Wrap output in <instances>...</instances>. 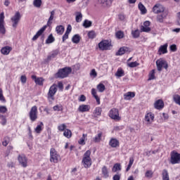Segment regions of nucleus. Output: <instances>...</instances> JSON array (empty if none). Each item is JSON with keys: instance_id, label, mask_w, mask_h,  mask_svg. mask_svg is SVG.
I'll use <instances>...</instances> for the list:
<instances>
[{"instance_id": "nucleus-30", "label": "nucleus", "mask_w": 180, "mask_h": 180, "mask_svg": "<svg viewBox=\"0 0 180 180\" xmlns=\"http://www.w3.org/2000/svg\"><path fill=\"white\" fill-rule=\"evenodd\" d=\"M56 41V39L53 37V34H50L48 38L46 40V44H51V43H54Z\"/></svg>"}, {"instance_id": "nucleus-60", "label": "nucleus", "mask_w": 180, "mask_h": 180, "mask_svg": "<svg viewBox=\"0 0 180 180\" xmlns=\"http://www.w3.org/2000/svg\"><path fill=\"white\" fill-rule=\"evenodd\" d=\"M71 30H72V27H71V25H68L65 33L70 34V33H71Z\"/></svg>"}, {"instance_id": "nucleus-26", "label": "nucleus", "mask_w": 180, "mask_h": 180, "mask_svg": "<svg viewBox=\"0 0 180 180\" xmlns=\"http://www.w3.org/2000/svg\"><path fill=\"white\" fill-rule=\"evenodd\" d=\"M128 51L129 48L123 46L118 50V51L116 53V56H123V54H124V53Z\"/></svg>"}, {"instance_id": "nucleus-16", "label": "nucleus", "mask_w": 180, "mask_h": 180, "mask_svg": "<svg viewBox=\"0 0 180 180\" xmlns=\"http://www.w3.org/2000/svg\"><path fill=\"white\" fill-rule=\"evenodd\" d=\"M89 109H91V106L89 105H81L78 108V112L84 113L85 112H89Z\"/></svg>"}, {"instance_id": "nucleus-24", "label": "nucleus", "mask_w": 180, "mask_h": 180, "mask_svg": "<svg viewBox=\"0 0 180 180\" xmlns=\"http://www.w3.org/2000/svg\"><path fill=\"white\" fill-rule=\"evenodd\" d=\"M112 0H98V4L102 6H110Z\"/></svg>"}, {"instance_id": "nucleus-43", "label": "nucleus", "mask_w": 180, "mask_h": 180, "mask_svg": "<svg viewBox=\"0 0 180 180\" xmlns=\"http://www.w3.org/2000/svg\"><path fill=\"white\" fill-rule=\"evenodd\" d=\"M155 79V70H153L149 74L148 81Z\"/></svg>"}, {"instance_id": "nucleus-31", "label": "nucleus", "mask_w": 180, "mask_h": 180, "mask_svg": "<svg viewBox=\"0 0 180 180\" xmlns=\"http://www.w3.org/2000/svg\"><path fill=\"white\" fill-rule=\"evenodd\" d=\"M57 56H58V51H57V50L53 51L49 56H48L47 60L49 61H50V60H51V58H56V57H57Z\"/></svg>"}, {"instance_id": "nucleus-48", "label": "nucleus", "mask_w": 180, "mask_h": 180, "mask_svg": "<svg viewBox=\"0 0 180 180\" xmlns=\"http://www.w3.org/2000/svg\"><path fill=\"white\" fill-rule=\"evenodd\" d=\"M0 123L2 126H5V124H6V117L2 115H0Z\"/></svg>"}, {"instance_id": "nucleus-19", "label": "nucleus", "mask_w": 180, "mask_h": 180, "mask_svg": "<svg viewBox=\"0 0 180 180\" xmlns=\"http://www.w3.org/2000/svg\"><path fill=\"white\" fill-rule=\"evenodd\" d=\"M11 51H12V47L9 46H4L1 49V53L4 56H8L11 53Z\"/></svg>"}, {"instance_id": "nucleus-27", "label": "nucleus", "mask_w": 180, "mask_h": 180, "mask_svg": "<svg viewBox=\"0 0 180 180\" xmlns=\"http://www.w3.org/2000/svg\"><path fill=\"white\" fill-rule=\"evenodd\" d=\"M65 30V28L63 25H58L56 27V32L58 34H63L64 33V31Z\"/></svg>"}, {"instance_id": "nucleus-8", "label": "nucleus", "mask_w": 180, "mask_h": 180, "mask_svg": "<svg viewBox=\"0 0 180 180\" xmlns=\"http://www.w3.org/2000/svg\"><path fill=\"white\" fill-rule=\"evenodd\" d=\"M57 84H53L49 90L47 96L49 101H54V95L57 94Z\"/></svg>"}, {"instance_id": "nucleus-6", "label": "nucleus", "mask_w": 180, "mask_h": 180, "mask_svg": "<svg viewBox=\"0 0 180 180\" xmlns=\"http://www.w3.org/2000/svg\"><path fill=\"white\" fill-rule=\"evenodd\" d=\"M156 65L158 71H162V68H165V70H168V63H167V60L162 58H160L156 60Z\"/></svg>"}, {"instance_id": "nucleus-17", "label": "nucleus", "mask_w": 180, "mask_h": 180, "mask_svg": "<svg viewBox=\"0 0 180 180\" xmlns=\"http://www.w3.org/2000/svg\"><path fill=\"white\" fill-rule=\"evenodd\" d=\"M120 142L119 140L112 138L109 141V146L112 147V148H116V147H119Z\"/></svg>"}, {"instance_id": "nucleus-20", "label": "nucleus", "mask_w": 180, "mask_h": 180, "mask_svg": "<svg viewBox=\"0 0 180 180\" xmlns=\"http://www.w3.org/2000/svg\"><path fill=\"white\" fill-rule=\"evenodd\" d=\"M168 16V12H163L160 15H158L157 16V21L159 22V23H162L164 22V19Z\"/></svg>"}, {"instance_id": "nucleus-59", "label": "nucleus", "mask_w": 180, "mask_h": 180, "mask_svg": "<svg viewBox=\"0 0 180 180\" xmlns=\"http://www.w3.org/2000/svg\"><path fill=\"white\" fill-rule=\"evenodd\" d=\"M27 79L26 78V77L25 75H22L20 77V81H21L22 84H26Z\"/></svg>"}, {"instance_id": "nucleus-39", "label": "nucleus", "mask_w": 180, "mask_h": 180, "mask_svg": "<svg viewBox=\"0 0 180 180\" xmlns=\"http://www.w3.org/2000/svg\"><path fill=\"white\" fill-rule=\"evenodd\" d=\"M97 89L98 92H104L105 89H106V87L105 86V84L100 83L97 85Z\"/></svg>"}, {"instance_id": "nucleus-52", "label": "nucleus", "mask_w": 180, "mask_h": 180, "mask_svg": "<svg viewBox=\"0 0 180 180\" xmlns=\"http://www.w3.org/2000/svg\"><path fill=\"white\" fill-rule=\"evenodd\" d=\"M65 129H67V125H65V124H62L58 127L59 131H64V130L65 131Z\"/></svg>"}, {"instance_id": "nucleus-5", "label": "nucleus", "mask_w": 180, "mask_h": 180, "mask_svg": "<svg viewBox=\"0 0 180 180\" xmlns=\"http://www.w3.org/2000/svg\"><path fill=\"white\" fill-rule=\"evenodd\" d=\"M22 18V15H20V13L19 11H17L15 15L11 17V20L12 22V26L14 29H16L18 27V25H19V22H20V19Z\"/></svg>"}, {"instance_id": "nucleus-25", "label": "nucleus", "mask_w": 180, "mask_h": 180, "mask_svg": "<svg viewBox=\"0 0 180 180\" xmlns=\"http://www.w3.org/2000/svg\"><path fill=\"white\" fill-rule=\"evenodd\" d=\"M101 172L103 178H109V169L108 167L103 166L101 169Z\"/></svg>"}, {"instance_id": "nucleus-51", "label": "nucleus", "mask_w": 180, "mask_h": 180, "mask_svg": "<svg viewBox=\"0 0 180 180\" xmlns=\"http://www.w3.org/2000/svg\"><path fill=\"white\" fill-rule=\"evenodd\" d=\"M41 126H43V122H41L39 125H37V127L35 128V131L36 133H41V130H43L41 129Z\"/></svg>"}, {"instance_id": "nucleus-23", "label": "nucleus", "mask_w": 180, "mask_h": 180, "mask_svg": "<svg viewBox=\"0 0 180 180\" xmlns=\"http://www.w3.org/2000/svg\"><path fill=\"white\" fill-rule=\"evenodd\" d=\"M134 96H136L134 92L129 91L124 94V99H125V101H130V99L134 98Z\"/></svg>"}, {"instance_id": "nucleus-18", "label": "nucleus", "mask_w": 180, "mask_h": 180, "mask_svg": "<svg viewBox=\"0 0 180 180\" xmlns=\"http://www.w3.org/2000/svg\"><path fill=\"white\" fill-rule=\"evenodd\" d=\"M32 78L34 80L37 85L43 86V82H44V79L43 77H37L36 75H32Z\"/></svg>"}, {"instance_id": "nucleus-9", "label": "nucleus", "mask_w": 180, "mask_h": 180, "mask_svg": "<svg viewBox=\"0 0 180 180\" xmlns=\"http://www.w3.org/2000/svg\"><path fill=\"white\" fill-rule=\"evenodd\" d=\"M5 15L4 13H0V33L5 34L6 33V29H5Z\"/></svg>"}, {"instance_id": "nucleus-21", "label": "nucleus", "mask_w": 180, "mask_h": 180, "mask_svg": "<svg viewBox=\"0 0 180 180\" xmlns=\"http://www.w3.org/2000/svg\"><path fill=\"white\" fill-rule=\"evenodd\" d=\"M154 108L158 110L162 109V108H164V101H162V100L156 101L154 103Z\"/></svg>"}, {"instance_id": "nucleus-7", "label": "nucleus", "mask_w": 180, "mask_h": 180, "mask_svg": "<svg viewBox=\"0 0 180 180\" xmlns=\"http://www.w3.org/2000/svg\"><path fill=\"white\" fill-rule=\"evenodd\" d=\"M58 158H60V155H58L57 150H56L54 148H51L50 162H53V164H57V162H58Z\"/></svg>"}, {"instance_id": "nucleus-2", "label": "nucleus", "mask_w": 180, "mask_h": 180, "mask_svg": "<svg viewBox=\"0 0 180 180\" xmlns=\"http://www.w3.org/2000/svg\"><path fill=\"white\" fill-rule=\"evenodd\" d=\"M82 164L84 168H89L92 165V160L91 159V150H86L84 154Z\"/></svg>"}, {"instance_id": "nucleus-4", "label": "nucleus", "mask_w": 180, "mask_h": 180, "mask_svg": "<svg viewBox=\"0 0 180 180\" xmlns=\"http://www.w3.org/2000/svg\"><path fill=\"white\" fill-rule=\"evenodd\" d=\"M170 164L175 165V164H180V153L176 150H173L170 153Z\"/></svg>"}, {"instance_id": "nucleus-3", "label": "nucleus", "mask_w": 180, "mask_h": 180, "mask_svg": "<svg viewBox=\"0 0 180 180\" xmlns=\"http://www.w3.org/2000/svg\"><path fill=\"white\" fill-rule=\"evenodd\" d=\"M98 49L101 50V51L110 50V49H112V43L108 39H103L98 43Z\"/></svg>"}, {"instance_id": "nucleus-10", "label": "nucleus", "mask_w": 180, "mask_h": 180, "mask_svg": "<svg viewBox=\"0 0 180 180\" xmlns=\"http://www.w3.org/2000/svg\"><path fill=\"white\" fill-rule=\"evenodd\" d=\"M152 11L154 13L158 14V13H164L165 11V8L160 4H155L153 8Z\"/></svg>"}, {"instance_id": "nucleus-53", "label": "nucleus", "mask_w": 180, "mask_h": 180, "mask_svg": "<svg viewBox=\"0 0 180 180\" xmlns=\"http://www.w3.org/2000/svg\"><path fill=\"white\" fill-rule=\"evenodd\" d=\"M53 109L56 112H61L63 110V106L56 105L53 106Z\"/></svg>"}, {"instance_id": "nucleus-15", "label": "nucleus", "mask_w": 180, "mask_h": 180, "mask_svg": "<svg viewBox=\"0 0 180 180\" xmlns=\"http://www.w3.org/2000/svg\"><path fill=\"white\" fill-rule=\"evenodd\" d=\"M47 26H44L42 27L37 33L36 34L32 37V40L33 41H34L35 40H37V39H39V37H40V36H41V34H43V33L44 32V30H46Z\"/></svg>"}, {"instance_id": "nucleus-36", "label": "nucleus", "mask_w": 180, "mask_h": 180, "mask_svg": "<svg viewBox=\"0 0 180 180\" xmlns=\"http://www.w3.org/2000/svg\"><path fill=\"white\" fill-rule=\"evenodd\" d=\"M87 135L85 134H82V137L78 141L79 144L81 146H85V139H86Z\"/></svg>"}, {"instance_id": "nucleus-47", "label": "nucleus", "mask_w": 180, "mask_h": 180, "mask_svg": "<svg viewBox=\"0 0 180 180\" xmlns=\"http://www.w3.org/2000/svg\"><path fill=\"white\" fill-rule=\"evenodd\" d=\"M33 5L35 8H40L41 6V0H34Z\"/></svg>"}, {"instance_id": "nucleus-29", "label": "nucleus", "mask_w": 180, "mask_h": 180, "mask_svg": "<svg viewBox=\"0 0 180 180\" xmlns=\"http://www.w3.org/2000/svg\"><path fill=\"white\" fill-rule=\"evenodd\" d=\"M94 115L95 117H98V116H101V115H102V108L101 107H96L94 111Z\"/></svg>"}, {"instance_id": "nucleus-28", "label": "nucleus", "mask_w": 180, "mask_h": 180, "mask_svg": "<svg viewBox=\"0 0 180 180\" xmlns=\"http://www.w3.org/2000/svg\"><path fill=\"white\" fill-rule=\"evenodd\" d=\"M112 172H117V171H122V165L120 163H115L112 169Z\"/></svg>"}, {"instance_id": "nucleus-62", "label": "nucleus", "mask_w": 180, "mask_h": 180, "mask_svg": "<svg viewBox=\"0 0 180 180\" xmlns=\"http://www.w3.org/2000/svg\"><path fill=\"white\" fill-rule=\"evenodd\" d=\"M70 34L65 32V34H63V42L64 43V41H65V40H67V39H68V36Z\"/></svg>"}, {"instance_id": "nucleus-40", "label": "nucleus", "mask_w": 180, "mask_h": 180, "mask_svg": "<svg viewBox=\"0 0 180 180\" xmlns=\"http://www.w3.org/2000/svg\"><path fill=\"white\" fill-rule=\"evenodd\" d=\"M134 162V158H130L128 166L126 169L127 172H129V171H130V168H131V165H133Z\"/></svg>"}, {"instance_id": "nucleus-12", "label": "nucleus", "mask_w": 180, "mask_h": 180, "mask_svg": "<svg viewBox=\"0 0 180 180\" xmlns=\"http://www.w3.org/2000/svg\"><path fill=\"white\" fill-rule=\"evenodd\" d=\"M30 119L32 122H34L37 119V106H33L30 111Z\"/></svg>"}, {"instance_id": "nucleus-64", "label": "nucleus", "mask_w": 180, "mask_h": 180, "mask_svg": "<svg viewBox=\"0 0 180 180\" xmlns=\"http://www.w3.org/2000/svg\"><path fill=\"white\" fill-rule=\"evenodd\" d=\"M113 180H120V174H115L112 177Z\"/></svg>"}, {"instance_id": "nucleus-58", "label": "nucleus", "mask_w": 180, "mask_h": 180, "mask_svg": "<svg viewBox=\"0 0 180 180\" xmlns=\"http://www.w3.org/2000/svg\"><path fill=\"white\" fill-rule=\"evenodd\" d=\"M132 35H133V37H134V39H137V37H139L140 36V32H139V30H136L132 32Z\"/></svg>"}, {"instance_id": "nucleus-1", "label": "nucleus", "mask_w": 180, "mask_h": 180, "mask_svg": "<svg viewBox=\"0 0 180 180\" xmlns=\"http://www.w3.org/2000/svg\"><path fill=\"white\" fill-rule=\"evenodd\" d=\"M72 69L71 68H64L60 69L57 73L55 75V78H67L69 74H71Z\"/></svg>"}, {"instance_id": "nucleus-11", "label": "nucleus", "mask_w": 180, "mask_h": 180, "mask_svg": "<svg viewBox=\"0 0 180 180\" xmlns=\"http://www.w3.org/2000/svg\"><path fill=\"white\" fill-rule=\"evenodd\" d=\"M110 117L114 120H120V117L119 116V110L117 108H112L110 110Z\"/></svg>"}, {"instance_id": "nucleus-45", "label": "nucleus", "mask_w": 180, "mask_h": 180, "mask_svg": "<svg viewBox=\"0 0 180 180\" xmlns=\"http://www.w3.org/2000/svg\"><path fill=\"white\" fill-rule=\"evenodd\" d=\"M88 37L89 39H95V37H96V33L95 32V31L91 30L90 32H88Z\"/></svg>"}, {"instance_id": "nucleus-54", "label": "nucleus", "mask_w": 180, "mask_h": 180, "mask_svg": "<svg viewBox=\"0 0 180 180\" xmlns=\"http://www.w3.org/2000/svg\"><path fill=\"white\" fill-rule=\"evenodd\" d=\"M10 139L9 137L6 136L4 138V141L2 142V145L4 146V147H6L8 144H9Z\"/></svg>"}, {"instance_id": "nucleus-55", "label": "nucleus", "mask_w": 180, "mask_h": 180, "mask_svg": "<svg viewBox=\"0 0 180 180\" xmlns=\"http://www.w3.org/2000/svg\"><path fill=\"white\" fill-rule=\"evenodd\" d=\"M0 101L1 102H6V100L5 99V97L4 96V91H2V89H0Z\"/></svg>"}, {"instance_id": "nucleus-46", "label": "nucleus", "mask_w": 180, "mask_h": 180, "mask_svg": "<svg viewBox=\"0 0 180 180\" xmlns=\"http://www.w3.org/2000/svg\"><path fill=\"white\" fill-rule=\"evenodd\" d=\"M139 65H140V63H137V61L128 63V67L130 68H134L136 67H139Z\"/></svg>"}, {"instance_id": "nucleus-35", "label": "nucleus", "mask_w": 180, "mask_h": 180, "mask_svg": "<svg viewBox=\"0 0 180 180\" xmlns=\"http://www.w3.org/2000/svg\"><path fill=\"white\" fill-rule=\"evenodd\" d=\"M63 136H65V137H66L67 139H71L72 133L71 132V130L65 129L63 132Z\"/></svg>"}, {"instance_id": "nucleus-32", "label": "nucleus", "mask_w": 180, "mask_h": 180, "mask_svg": "<svg viewBox=\"0 0 180 180\" xmlns=\"http://www.w3.org/2000/svg\"><path fill=\"white\" fill-rule=\"evenodd\" d=\"M56 15V10H53L52 11H51V15L48 20V22H47V25L48 26H50V25H51L52 23V20L53 19H54V15Z\"/></svg>"}, {"instance_id": "nucleus-14", "label": "nucleus", "mask_w": 180, "mask_h": 180, "mask_svg": "<svg viewBox=\"0 0 180 180\" xmlns=\"http://www.w3.org/2000/svg\"><path fill=\"white\" fill-rule=\"evenodd\" d=\"M145 120L147 122V124H151L154 122V114L148 112L145 116Z\"/></svg>"}, {"instance_id": "nucleus-41", "label": "nucleus", "mask_w": 180, "mask_h": 180, "mask_svg": "<svg viewBox=\"0 0 180 180\" xmlns=\"http://www.w3.org/2000/svg\"><path fill=\"white\" fill-rule=\"evenodd\" d=\"M75 20L77 23H79V22L82 20V13H81L80 12L76 13Z\"/></svg>"}, {"instance_id": "nucleus-22", "label": "nucleus", "mask_w": 180, "mask_h": 180, "mask_svg": "<svg viewBox=\"0 0 180 180\" xmlns=\"http://www.w3.org/2000/svg\"><path fill=\"white\" fill-rule=\"evenodd\" d=\"M167 47L168 44H165L163 46H160L158 50L160 56H161V54H166V53H168V51L167 50Z\"/></svg>"}, {"instance_id": "nucleus-44", "label": "nucleus", "mask_w": 180, "mask_h": 180, "mask_svg": "<svg viewBox=\"0 0 180 180\" xmlns=\"http://www.w3.org/2000/svg\"><path fill=\"white\" fill-rule=\"evenodd\" d=\"M83 26L86 28L91 27L92 26V22L85 20L83 22Z\"/></svg>"}, {"instance_id": "nucleus-34", "label": "nucleus", "mask_w": 180, "mask_h": 180, "mask_svg": "<svg viewBox=\"0 0 180 180\" xmlns=\"http://www.w3.org/2000/svg\"><path fill=\"white\" fill-rule=\"evenodd\" d=\"M139 11H141V13H143V15L147 13V9L144 6V5H143V4H141V3L139 4Z\"/></svg>"}, {"instance_id": "nucleus-50", "label": "nucleus", "mask_w": 180, "mask_h": 180, "mask_svg": "<svg viewBox=\"0 0 180 180\" xmlns=\"http://www.w3.org/2000/svg\"><path fill=\"white\" fill-rule=\"evenodd\" d=\"M141 31L145 32L146 33H148V32H151V28H150L149 27H146L144 25H142L141 27Z\"/></svg>"}, {"instance_id": "nucleus-38", "label": "nucleus", "mask_w": 180, "mask_h": 180, "mask_svg": "<svg viewBox=\"0 0 180 180\" xmlns=\"http://www.w3.org/2000/svg\"><path fill=\"white\" fill-rule=\"evenodd\" d=\"M115 77L120 78L121 77H124V71L122 69H118L117 72L115 73Z\"/></svg>"}, {"instance_id": "nucleus-63", "label": "nucleus", "mask_w": 180, "mask_h": 180, "mask_svg": "<svg viewBox=\"0 0 180 180\" xmlns=\"http://www.w3.org/2000/svg\"><path fill=\"white\" fill-rule=\"evenodd\" d=\"M90 75L96 77V75H98V74L96 73V70H95V69H93L90 73Z\"/></svg>"}, {"instance_id": "nucleus-13", "label": "nucleus", "mask_w": 180, "mask_h": 180, "mask_svg": "<svg viewBox=\"0 0 180 180\" xmlns=\"http://www.w3.org/2000/svg\"><path fill=\"white\" fill-rule=\"evenodd\" d=\"M18 162L21 167L26 168L27 167V158L25 155H19L18 157Z\"/></svg>"}, {"instance_id": "nucleus-56", "label": "nucleus", "mask_w": 180, "mask_h": 180, "mask_svg": "<svg viewBox=\"0 0 180 180\" xmlns=\"http://www.w3.org/2000/svg\"><path fill=\"white\" fill-rule=\"evenodd\" d=\"M8 112V108L5 105L0 106V113H6Z\"/></svg>"}, {"instance_id": "nucleus-33", "label": "nucleus", "mask_w": 180, "mask_h": 180, "mask_svg": "<svg viewBox=\"0 0 180 180\" xmlns=\"http://www.w3.org/2000/svg\"><path fill=\"white\" fill-rule=\"evenodd\" d=\"M81 40V38L79 37V34H75L72 38V43H75V44H78Z\"/></svg>"}, {"instance_id": "nucleus-37", "label": "nucleus", "mask_w": 180, "mask_h": 180, "mask_svg": "<svg viewBox=\"0 0 180 180\" xmlns=\"http://www.w3.org/2000/svg\"><path fill=\"white\" fill-rule=\"evenodd\" d=\"M162 180H169V175L168 174V171L167 169H164L162 171Z\"/></svg>"}, {"instance_id": "nucleus-57", "label": "nucleus", "mask_w": 180, "mask_h": 180, "mask_svg": "<svg viewBox=\"0 0 180 180\" xmlns=\"http://www.w3.org/2000/svg\"><path fill=\"white\" fill-rule=\"evenodd\" d=\"M145 176L146 178H153V171H151V170L146 171V172L145 174Z\"/></svg>"}, {"instance_id": "nucleus-49", "label": "nucleus", "mask_w": 180, "mask_h": 180, "mask_svg": "<svg viewBox=\"0 0 180 180\" xmlns=\"http://www.w3.org/2000/svg\"><path fill=\"white\" fill-rule=\"evenodd\" d=\"M117 39H123L124 37V34L122 31H118L115 33Z\"/></svg>"}, {"instance_id": "nucleus-61", "label": "nucleus", "mask_w": 180, "mask_h": 180, "mask_svg": "<svg viewBox=\"0 0 180 180\" xmlns=\"http://www.w3.org/2000/svg\"><path fill=\"white\" fill-rule=\"evenodd\" d=\"M58 87L59 88V89H60V91H63V89H64V84H63V82H59L58 83Z\"/></svg>"}, {"instance_id": "nucleus-42", "label": "nucleus", "mask_w": 180, "mask_h": 180, "mask_svg": "<svg viewBox=\"0 0 180 180\" xmlns=\"http://www.w3.org/2000/svg\"><path fill=\"white\" fill-rule=\"evenodd\" d=\"M102 138V132H99L97 136L94 137V143H99Z\"/></svg>"}]
</instances>
